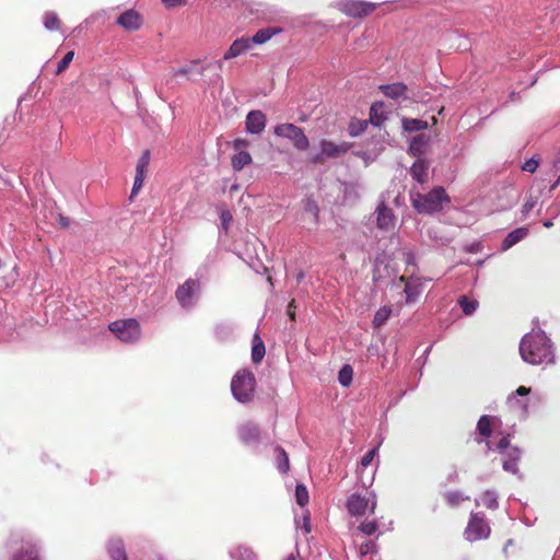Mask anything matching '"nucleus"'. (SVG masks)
<instances>
[{
  "label": "nucleus",
  "instance_id": "f257e3e1",
  "mask_svg": "<svg viewBox=\"0 0 560 560\" xmlns=\"http://www.w3.org/2000/svg\"><path fill=\"white\" fill-rule=\"evenodd\" d=\"M520 354L524 362L532 365H552L556 363L553 343L541 329L528 332L522 338Z\"/></svg>",
  "mask_w": 560,
  "mask_h": 560
},
{
  "label": "nucleus",
  "instance_id": "f03ea898",
  "mask_svg": "<svg viewBox=\"0 0 560 560\" xmlns=\"http://www.w3.org/2000/svg\"><path fill=\"white\" fill-rule=\"evenodd\" d=\"M411 205L418 213L433 214L443 209L444 203H450L451 198L442 186H435L429 192L410 191Z\"/></svg>",
  "mask_w": 560,
  "mask_h": 560
},
{
  "label": "nucleus",
  "instance_id": "7ed1b4c3",
  "mask_svg": "<svg viewBox=\"0 0 560 560\" xmlns=\"http://www.w3.org/2000/svg\"><path fill=\"white\" fill-rule=\"evenodd\" d=\"M233 397L240 402H248L254 397L255 376L249 371L237 372L231 382Z\"/></svg>",
  "mask_w": 560,
  "mask_h": 560
},
{
  "label": "nucleus",
  "instance_id": "20e7f679",
  "mask_svg": "<svg viewBox=\"0 0 560 560\" xmlns=\"http://www.w3.org/2000/svg\"><path fill=\"white\" fill-rule=\"evenodd\" d=\"M201 295V283L198 279L189 278L180 284L175 296L182 308L190 311L194 308Z\"/></svg>",
  "mask_w": 560,
  "mask_h": 560
},
{
  "label": "nucleus",
  "instance_id": "39448f33",
  "mask_svg": "<svg viewBox=\"0 0 560 560\" xmlns=\"http://www.w3.org/2000/svg\"><path fill=\"white\" fill-rule=\"evenodd\" d=\"M109 330L126 343L137 342L141 337L140 325L133 318L116 320L109 325Z\"/></svg>",
  "mask_w": 560,
  "mask_h": 560
},
{
  "label": "nucleus",
  "instance_id": "423d86ee",
  "mask_svg": "<svg viewBox=\"0 0 560 560\" xmlns=\"http://www.w3.org/2000/svg\"><path fill=\"white\" fill-rule=\"evenodd\" d=\"M490 526L481 512L471 513L468 525L465 529V537L468 541L486 539L490 535Z\"/></svg>",
  "mask_w": 560,
  "mask_h": 560
},
{
  "label": "nucleus",
  "instance_id": "0eeeda50",
  "mask_svg": "<svg viewBox=\"0 0 560 560\" xmlns=\"http://www.w3.org/2000/svg\"><path fill=\"white\" fill-rule=\"evenodd\" d=\"M275 135L289 139L300 151H305L310 145V141L303 129L293 124H280L276 126Z\"/></svg>",
  "mask_w": 560,
  "mask_h": 560
},
{
  "label": "nucleus",
  "instance_id": "6e6552de",
  "mask_svg": "<svg viewBox=\"0 0 560 560\" xmlns=\"http://www.w3.org/2000/svg\"><path fill=\"white\" fill-rule=\"evenodd\" d=\"M376 5L377 4L373 2L359 0H341L337 4L341 12L352 18L366 16L375 10Z\"/></svg>",
  "mask_w": 560,
  "mask_h": 560
},
{
  "label": "nucleus",
  "instance_id": "1a4fd4ad",
  "mask_svg": "<svg viewBox=\"0 0 560 560\" xmlns=\"http://www.w3.org/2000/svg\"><path fill=\"white\" fill-rule=\"evenodd\" d=\"M372 494V501L369 498L362 497L358 493H352L347 500L348 512L353 516H362L370 508V512L374 513L376 508V497Z\"/></svg>",
  "mask_w": 560,
  "mask_h": 560
},
{
  "label": "nucleus",
  "instance_id": "9d476101",
  "mask_svg": "<svg viewBox=\"0 0 560 560\" xmlns=\"http://www.w3.org/2000/svg\"><path fill=\"white\" fill-rule=\"evenodd\" d=\"M319 145L322 153L320 155H316L313 159V162L315 163L320 161L322 155L326 158L337 159L345 155L352 148V143L346 141L335 143L329 140H322Z\"/></svg>",
  "mask_w": 560,
  "mask_h": 560
},
{
  "label": "nucleus",
  "instance_id": "9b49d317",
  "mask_svg": "<svg viewBox=\"0 0 560 560\" xmlns=\"http://www.w3.org/2000/svg\"><path fill=\"white\" fill-rule=\"evenodd\" d=\"M237 433L240 440L246 445H258L261 441L260 428L253 421H246L238 425Z\"/></svg>",
  "mask_w": 560,
  "mask_h": 560
},
{
  "label": "nucleus",
  "instance_id": "f8f14e48",
  "mask_svg": "<svg viewBox=\"0 0 560 560\" xmlns=\"http://www.w3.org/2000/svg\"><path fill=\"white\" fill-rule=\"evenodd\" d=\"M395 215L393 210L387 207L384 201L380 202L376 208V225L380 230L389 231L395 226Z\"/></svg>",
  "mask_w": 560,
  "mask_h": 560
},
{
  "label": "nucleus",
  "instance_id": "ddd939ff",
  "mask_svg": "<svg viewBox=\"0 0 560 560\" xmlns=\"http://www.w3.org/2000/svg\"><path fill=\"white\" fill-rule=\"evenodd\" d=\"M530 393L529 387L520 386L515 392H513L508 397V404L514 408L520 410L524 416L528 415V401L525 399Z\"/></svg>",
  "mask_w": 560,
  "mask_h": 560
},
{
  "label": "nucleus",
  "instance_id": "4468645a",
  "mask_svg": "<svg viewBox=\"0 0 560 560\" xmlns=\"http://www.w3.org/2000/svg\"><path fill=\"white\" fill-rule=\"evenodd\" d=\"M266 116L261 110H250L246 116V131L252 135H260L266 127Z\"/></svg>",
  "mask_w": 560,
  "mask_h": 560
},
{
  "label": "nucleus",
  "instance_id": "2eb2a0df",
  "mask_svg": "<svg viewBox=\"0 0 560 560\" xmlns=\"http://www.w3.org/2000/svg\"><path fill=\"white\" fill-rule=\"evenodd\" d=\"M253 47L248 40V37H240L236 38L228 48V50L223 55V60H231L235 59L244 54H246L248 50H250Z\"/></svg>",
  "mask_w": 560,
  "mask_h": 560
},
{
  "label": "nucleus",
  "instance_id": "dca6fc26",
  "mask_svg": "<svg viewBox=\"0 0 560 560\" xmlns=\"http://www.w3.org/2000/svg\"><path fill=\"white\" fill-rule=\"evenodd\" d=\"M380 90L389 98L400 102L408 98L407 85L400 82L381 85Z\"/></svg>",
  "mask_w": 560,
  "mask_h": 560
},
{
  "label": "nucleus",
  "instance_id": "f3484780",
  "mask_svg": "<svg viewBox=\"0 0 560 560\" xmlns=\"http://www.w3.org/2000/svg\"><path fill=\"white\" fill-rule=\"evenodd\" d=\"M117 24L127 31H136L141 25V18L135 10H127L119 15Z\"/></svg>",
  "mask_w": 560,
  "mask_h": 560
},
{
  "label": "nucleus",
  "instance_id": "a211bd4d",
  "mask_svg": "<svg viewBox=\"0 0 560 560\" xmlns=\"http://www.w3.org/2000/svg\"><path fill=\"white\" fill-rule=\"evenodd\" d=\"M410 175L419 184H425L429 179V162L418 159L410 167Z\"/></svg>",
  "mask_w": 560,
  "mask_h": 560
},
{
  "label": "nucleus",
  "instance_id": "6ab92c4d",
  "mask_svg": "<svg viewBox=\"0 0 560 560\" xmlns=\"http://www.w3.org/2000/svg\"><path fill=\"white\" fill-rule=\"evenodd\" d=\"M528 229L525 226L517 228L510 232L502 242V250H508L528 235Z\"/></svg>",
  "mask_w": 560,
  "mask_h": 560
},
{
  "label": "nucleus",
  "instance_id": "aec40b11",
  "mask_svg": "<svg viewBox=\"0 0 560 560\" xmlns=\"http://www.w3.org/2000/svg\"><path fill=\"white\" fill-rule=\"evenodd\" d=\"M281 32V28L279 27H266L261 28L253 37H248V40L252 45H262L267 43L269 39L272 38V36L279 34Z\"/></svg>",
  "mask_w": 560,
  "mask_h": 560
},
{
  "label": "nucleus",
  "instance_id": "412c9836",
  "mask_svg": "<svg viewBox=\"0 0 560 560\" xmlns=\"http://www.w3.org/2000/svg\"><path fill=\"white\" fill-rule=\"evenodd\" d=\"M475 503L477 506L483 505L487 509L497 510L499 508L498 493L494 490H486L475 499Z\"/></svg>",
  "mask_w": 560,
  "mask_h": 560
},
{
  "label": "nucleus",
  "instance_id": "4be33fe9",
  "mask_svg": "<svg viewBox=\"0 0 560 560\" xmlns=\"http://www.w3.org/2000/svg\"><path fill=\"white\" fill-rule=\"evenodd\" d=\"M108 552L113 560H128L124 544L120 539H110L109 540Z\"/></svg>",
  "mask_w": 560,
  "mask_h": 560
},
{
  "label": "nucleus",
  "instance_id": "5701e85b",
  "mask_svg": "<svg viewBox=\"0 0 560 560\" xmlns=\"http://www.w3.org/2000/svg\"><path fill=\"white\" fill-rule=\"evenodd\" d=\"M386 115L384 113V103L375 102L372 104L370 108V121L374 126H381L383 121L386 120Z\"/></svg>",
  "mask_w": 560,
  "mask_h": 560
},
{
  "label": "nucleus",
  "instance_id": "b1692460",
  "mask_svg": "<svg viewBox=\"0 0 560 560\" xmlns=\"http://www.w3.org/2000/svg\"><path fill=\"white\" fill-rule=\"evenodd\" d=\"M11 560H38L37 550L33 545L22 546L18 552L12 555Z\"/></svg>",
  "mask_w": 560,
  "mask_h": 560
},
{
  "label": "nucleus",
  "instance_id": "393cba45",
  "mask_svg": "<svg viewBox=\"0 0 560 560\" xmlns=\"http://www.w3.org/2000/svg\"><path fill=\"white\" fill-rule=\"evenodd\" d=\"M401 124L404 130L408 132L420 131L428 128V122L418 118H402Z\"/></svg>",
  "mask_w": 560,
  "mask_h": 560
},
{
  "label": "nucleus",
  "instance_id": "a878e982",
  "mask_svg": "<svg viewBox=\"0 0 560 560\" xmlns=\"http://www.w3.org/2000/svg\"><path fill=\"white\" fill-rule=\"evenodd\" d=\"M265 345L262 340L259 338V336L256 334L253 339V347H252V360L254 363H259L264 355H265Z\"/></svg>",
  "mask_w": 560,
  "mask_h": 560
},
{
  "label": "nucleus",
  "instance_id": "bb28decb",
  "mask_svg": "<svg viewBox=\"0 0 560 560\" xmlns=\"http://www.w3.org/2000/svg\"><path fill=\"white\" fill-rule=\"evenodd\" d=\"M495 418L491 416H481L477 423V431L481 436L489 438L492 433V420Z\"/></svg>",
  "mask_w": 560,
  "mask_h": 560
},
{
  "label": "nucleus",
  "instance_id": "cd10ccee",
  "mask_svg": "<svg viewBox=\"0 0 560 560\" xmlns=\"http://www.w3.org/2000/svg\"><path fill=\"white\" fill-rule=\"evenodd\" d=\"M458 304L466 316L472 315L479 305L477 300L469 299L466 295H460L458 298Z\"/></svg>",
  "mask_w": 560,
  "mask_h": 560
},
{
  "label": "nucleus",
  "instance_id": "c85d7f7f",
  "mask_svg": "<svg viewBox=\"0 0 560 560\" xmlns=\"http://www.w3.org/2000/svg\"><path fill=\"white\" fill-rule=\"evenodd\" d=\"M428 144V138L424 135H418L412 138L409 150L413 155H420L424 152Z\"/></svg>",
  "mask_w": 560,
  "mask_h": 560
},
{
  "label": "nucleus",
  "instance_id": "c756f323",
  "mask_svg": "<svg viewBox=\"0 0 560 560\" xmlns=\"http://www.w3.org/2000/svg\"><path fill=\"white\" fill-rule=\"evenodd\" d=\"M252 163V156L247 151H238L232 158V166L235 171H241L244 166Z\"/></svg>",
  "mask_w": 560,
  "mask_h": 560
},
{
  "label": "nucleus",
  "instance_id": "7c9ffc66",
  "mask_svg": "<svg viewBox=\"0 0 560 560\" xmlns=\"http://www.w3.org/2000/svg\"><path fill=\"white\" fill-rule=\"evenodd\" d=\"M151 154L149 150H144L139 158L136 166V175L145 177L147 170L150 163Z\"/></svg>",
  "mask_w": 560,
  "mask_h": 560
},
{
  "label": "nucleus",
  "instance_id": "2f4dec72",
  "mask_svg": "<svg viewBox=\"0 0 560 560\" xmlns=\"http://www.w3.org/2000/svg\"><path fill=\"white\" fill-rule=\"evenodd\" d=\"M44 26L48 31H57L60 27V20L57 13L48 11L43 16Z\"/></svg>",
  "mask_w": 560,
  "mask_h": 560
},
{
  "label": "nucleus",
  "instance_id": "473e14b6",
  "mask_svg": "<svg viewBox=\"0 0 560 560\" xmlns=\"http://www.w3.org/2000/svg\"><path fill=\"white\" fill-rule=\"evenodd\" d=\"M353 377V370L349 364L343 365L338 373V381L341 386L348 387Z\"/></svg>",
  "mask_w": 560,
  "mask_h": 560
},
{
  "label": "nucleus",
  "instance_id": "72a5a7b5",
  "mask_svg": "<svg viewBox=\"0 0 560 560\" xmlns=\"http://www.w3.org/2000/svg\"><path fill=\"white\" fill-rule=\"evenodd\" d=\"M392 314V307L390 306H383L381 307L374 315L373 318V325L374 327H381L386 323V320L389 318Z\"/></svg>",
  "mask_w": 560,
  "mask_h": 560
},
{
  "label": "nucleus",
  "instance_id": "f704fd0d",
  "mask_svg": "<svg viewBox=\"0 0 560 560\" xmlns=\"http://www.w3.org/2000/svg\"><path fill=\"white\" fill-rule=\"evenodd\" d=\"M276 453H277V467H278L279 471L280 472H287L289 470V456H288V454L280 446L276 447Z\"/></svg>",
  "mask_w": 560,
  "mask_h": 560
},
{
  "label": "nucleus",
  "instance_id": "c9c22d12",
  "mask_svg": "<svg viewBox=\"0 0 560 560\" xmlns=\"http://www.w3.org/2000/svg\"><path fill=\"white\" fill-rule=\"evenodd\" d=\"M368 127V120H352L349 124L348 131L351 137H358Z\"/></svg>",
  "mask_w": 560,
  "mask_h": 560
},
{
  "label": "nucleus",
  "instance_id": "e433bc0d",
  "mask_svg": "<svg viewBox=\"0 0 560 560\" xmlns=\"http://www.w3.org/2000/svg\"><path fill=\"white\" fill-rule=\"evenodd\" d=\"M308 498L310 497H308L307 488L304 485L299 483L295 488L296 503L303 508L308 503Z\"/></svg>",
  "mask_w": 560,
  "mask_h": 560
},
{
  "label": "nucleus",
  "instance_id": "4c0bfd02",
  "mask_svg": "<svg viewBox=\"0 0 560 560\" xmlns=\"http://www.w3.org/2000/svg\"><path fill=\"white\" fill-rule=\"evenodd\" d=\"M445 499L450 505H457L464 500H469V497L464 495L460 491H450L445 493Z\"/></svg>",
  "mask_w": 560,
  "mask_h": 560
},
{
  "label": "nucleus",
  "instance_id": "58836bf2",
  "mask_svg": "<svg viewBox=\"0 0 560 560\" xmlns=\"http://www.w3.org/2000/svg\"><path fill=\"white\" fill-rule=\"evenodd\" d=\"M420 289L418 285H413L411 283H406L405 293L407 303H411L416 301V299L420 295Z\"/></svg>",
  "mask_w": 560,
  "mask_h": 560
},
{
  "label": "nucleus",
  "instance_id": "ea45409f",
  "mask_svg": "<svg viewBox=\"0 0 560 560\" xmlns=\"http://www.w3.org/2000/svg\"><path fill=\"white\" fill-rule=\"evenodd\" d=\"M304 213L308 214L312 218V222L314 224L317 223L318 217V207L313 200H307L304 206Z\"/></svg>",
  "mask_w": 560,
  "mask_h": 560
},
{
  "label": "nucleus",
  "instance_id": "a19ab883",
  "mask_svg": "<svg viewBox=\"0 0 560 560\" xmlns=\"http://www.w3.org/2000/svg\"><path fill=\"white\" fill-rule=\"evenodd\" d=\"M73 57H74V52L73 51H68L63 57L62 59L58 62L57 65V69H56V73L57 74H60L62 73L68 67L69 65L71 63V61L73 60Z\"/></svg>",
  "mask_w": 560,
  "mask_h": 560
},
{
  "label": "nucleus",
  "instance_id": "79ce46f5",
  "mask_svg": "<svg viewBox=\"0 0 560 560\" xmlns=\"http://www.w3.org/2000/svg\"><path fill=\"white\" fill-rule=\"evenodd\" d=\"M359 529L368 535V536H371L373 535L376 530H377V523L375 521H368V522H363L360 526H359Z\"/></svg>",
  "mask_w": 560,
  "mask_h": 560
},
{
  "label": "nucleus",
  "instance_id": "37998d69",
  "mask_svg": "<svg viewBox=\"0 0 560 560\" xmlns=\"http://www.w3.org/2000/svg\"><path fill=\"white\" fill-rule=\"evenodd\" d=\"M198 63H199V60H194V61L190 62L189 66L182 67V68H178V69H174L173 70V75L174 77L189 75V74L192 73L195 66L198 65Z\"/></svg>",
  "mask_w": 560,
  "mask_h": 560
},
{
  "label": "nucleus",
  "instance_id": "c03bdc74",
  "mask_svg": "<svg viewBox=\"0 0 560 560\" xmlns=\"http://www.w3.org/2000/svg\"><path fill=\"white\" fill-rule=\"evenodd\" d=\"M517 463H518V460L504 458L503 459V469L513 475H517L518 474Z\"/></svg>",
  "mask_w": 560,
  "mask_h": 560
},
{
  "label": "nucleus",
  "instance_id": "a18cd8bd",
  "mask_svg": "<svg viewBox=\"0 0 560 560\" xmlns=\"http://www.w3.org/2000/svg\"><path fill=\"white\" fill-rule=\"evenodd\" d=\"M302 521H303L302 525H300L299 521H296V527L302 528L305 534L311 533V522H310L311 518H310V512L308 511H304L303 512Z\"/></svg>",
  "mask_w": 560,
  "mask_h": 560
},
{
  "label": "nucleus",
  "instance_id": "49530a36",
  "mask_svg": "<svg viewBox=\"0 0 560 560\" xmlns=\"http://www.w3.org/2000/svg\"><path fill=\"white\" fill-rule=\"evenodd\" d=\"M539 165V160H536L535 158H530L527 160L523 165L522 170L528 173H534Z\"/></svg>",
  "mask_w": 560,
  "mask_h": 560
},
{
  "label": "nucleus",
  "instance_id": "de8ad7c7",
  "mask_svg": "<svg viewBox=\"0 0 560 560\" xmlns=\"http://www.w3.org/2000/svg\"><path fill=\"white\" fill-rule=\"evenodd\" d=\"M376 454H377V447H374V448L370 450L369 452H366L364 454V456L361 458V465L363 467H368L373 462Z\"/></svg>",
  "mask_w": 560,
  "mask_h": 560
},
{
  "label": "nucleus",
  "instance_id": "09e8293b",
  "mask_svg": "<svg viewBox=\"0 0 560 560\" xmlns=\"http://www.w3.org/2000/svg\"><path fill=\"white\" fill-rule=\"evenodd\" d=\"M505 458L520 460L521 457V450L517 447H511L504 452Z\"/></svg>",
  "mask_w": 560,
  "mask_h": 560
},
{
  "label": "nucleus",
  "instance_id": "8fccbe9b",
  "mask_svg": "<svg viewBox=\"0 0 560 560\" xmlns=\"http://www.w3.org/2000/svg\"><path fill=\"white\" fill-rule=\"evenodd\" d=\"M144 179H145V177L137 176V175L135 176L133 187L131 190V197H133L135 195L138 194V191L143 186Z\"/></svg>",
  "mask_w": 560,
  "mask_h": 560
},
{
  "label": "nucleus",
  "instance_id": "3c124183",
  "mask_svg": "<svg viewBox=\"0 0 560 560\" xmlns=\"http://www.w3.org/2000/svg\"><path fill=\"white\" fill-rule=\"evenodd\" d=\"M537 203V199L536 198H533V197H529L525 203L523 205V213L524 214H527L529 213L534 207L536 206Z\"/></svg>",
  "mask_w": 560,
  "mask_h": 560
},
{
  "label": "nucleus",
  "instance_id": "603ef678",
  "mask_svg": "<svg viewBox=\"0 0 560 560\" xmlns=\"http://www.w3.org/2000/svg\"><path fill=\"white\" fill-rule=\"evenodd\" d=\"M510 441L508 438H502L499 443L497 444V450L501 453H504L506 450H509Z\"/></svg>",
  "mask_w": 560,
  "mask_h": 560
},
{
  "label": "nucleus",
  "instance_id": "864d4df0",
  "mask_svg": "<svg viewBox=\"0 0 560 560\" xmlns=\"http://www.w3.org/2000/svg\"><path fill=\"white\" fill-rule=\"evenodd\" d=\"M232 220V214L229 211H222L221 213V222L224 229L228 228L229 223Z\"/></svg>",
  "mask_w": 560,
  "mask_h": 560
},
{
  "label": "nucleus",
  "instance_id": "5fc2aeb1",
  "mask_svg": "<svg viewBox=\"0 0 560 560\" xmlns=\"http://www.w3.org/2000/svg\"><path fill=\"white\" fill-rule=\"evenodd\" d=\"M247 145H248V141L246 139L238 138L233 141L234 149H241V148H245Z\"/></svg>",
  "mask_w": 560,
  "mask_h": 560
},
{
  "label": "nucleus",
  "instance_id": "6e6d98bb",
  "mask_svg": "<svg viewBox=\"0 0 560 560\" xmlns=\"http://www.w3.org/2000/svg\"><path fill=\"white\" fill-rule=\"evenodd\" d=\"M552 171L557 176L560 174V158L556 159L552 163Z\"/></svg>",
  "mask_w": 560,
  "mask_h": 560
},
{
  "label": "nucleus",
  "instance_id": "4d7b16f0",
  "mask_svg": "<svg viewBox=\"0 0 560 560\" xmlns=\"http://www.w3.org/2000/svg\"><path fill=\"white\" fill-rule=\"evenodd\" d=\"M184 0H162V2L166 5V7H175V5H178L183 2Z\"/></svg>",
  "mask_w": 560,
  "mask_h": 560
},
{
  "label": "nucleus",
  "instance_id": "13d9d810",
  "mask_svg": "<svg viewBox=\"0 0 560 560\" xmlns=\"http://www.w3.org/2000/svg\"><path fill=\"white\" fill-rule=\"evenodd\" d=\"M480 245L478 243H474L467 247V250L470 253H477L479 250Z\"/></svg>",
  "mask_w": 560,
  "mask_h": 560
},
{
  "label": "nucleus",
  "instance_id": "bf43d9fd",
  "mask_svg": "<svg viewBox=\"0 0 560 560\" xmlns=\"http://www.w3.org/2000/svg\"><path fill=\"white\" fill-rule=\"evenodd\" d=\"M59 222L65 228L69 226V224H70V220L62 215L59 217Z\"/></svg>",
  "mask_w": 560,
  "mask_h": 560
},
{
  "label": "nucleus",
  "instance_id": "052dcab7",
  "mask_svg": "<svg viewBox=\"0 0 560 560\" xmlns=\"http://www.w3.org/2000/svg\"><path fill=\"white\" fill-rule=\"evenodd\" d=\"M288 308H289L288 312H289V315H290L291 319H294V312L292 310L293 308V301L289 304Z\"/></svg>",
  "mask_w": 560,
  "mask_h": 560
},
{
  "label": "nucleus",
  "instance_id": "680f3d73",
  "mask_svg": "<svg viewBox=\"0 0 560 560\" xmlns=\"http://www.w3.org/2000/svg\"><path fill=\"white\" fill-rule=\"evenodd\" d=\"M559 184H560V174L557 176V179H556V182H553V184L551 185L550 189L551 190L556 189Z\"/></svg>",
  "mask_w": 560,
  "mask_h": 560
},
{
  "label": "nucleus",
  "instance_id": "e2e57ef3",
  "mask_svg": "<svg viewBox=\"0 0 560 560\" xmlns=\"http://www.w3.org/2000/svg\"><path fill=\"white\" fill-rule=\"evenodd\" d=\"M224 61H225V60H223V58H222V59H220V60H217L214 65H215L220 70H222V69H223Z\"/></svg>",
  "mask_w": 560,
  "mask_h": 560
},
{
  "label": "nucleus",
  "instance_id": "0e129e2a",
  "mask_svg": "<svg viewBox=\"0 0 560 560\" xmlns=\"http://www.w3.org/2000/svg\"><path fill=\"white\" fill-rule=\"evenodd\" d=\"M209 66H210V63H208V65H206V66H202V67L200 68V70L198 71V74L202 75V74H203V72L206 71V69H207Z\"/></svg>",
  "mask_w": 560,
  "mask_h": 560
},
{
  "label": "nucleus",
  "instance_id": "69168bd1",
  "mask_svg": "<svg viewBox=\"0 0 560 560\" xmlns=\"http://www.w3.org/2000/svg\"><path fill=\"white\" fill-rule=\"evenodd\" d=\"M552 225H553V223H552V221H551V220H547V221H545V222H544V226H545V228H548V229H549V228H551Z\"/></svg>",
  "mask_w": 560,
  "mask_h": 560
},
{
  "label": "nucleus",
  "instance_id": "338daca9",
  "mask_svg": "<svg viewBox=\"0 0 560 560\" xmlns=\"http://www.w3.org/2000/svg\"><path fill=\"white\" fill-rule=\"evenodd\" d=\"M284 560H296V556L294 553H291Z\"/></svg>",
  "mask_w": 560,
  "mask_h": 560
},
{
  "label": "nucleus",
  "instance_id": "774afa93",
  "mask_svg": "<svg viewBox=\"0 0 560 560\" xmlns=\"http://www.w3.org/2000/svg\"><path fill=\"white\" fill-rule=\"evenodd\" d=\"M370 545H365V547H361L362 552H368Z\"/></svg>",
  "mask_w": 560,
  "mask_h": 560
}]
</instances>
